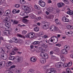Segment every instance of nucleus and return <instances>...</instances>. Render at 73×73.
Segmentation results:
<instances>
[{
    "label": "nucleus",
    "mask_w": 73,
    "mask_h": 73,
    "mask_svg": "<svg viewBox=\"0 0 73 73\" xmlns=\"http://www.w3.org/2000/svg\"><path fill=\"white\" fill-rule=\"evenodd\" d=\"M50 29L51 30V31H58V28L55 27L54 25H52L50 27Z\"/></svg>",
    "instance_id": "f257e3e1"
},
{
    "label": "nucleus",
    "mask_w": 73,
    "mask_h": 73,
    "mask_svg": "<svg viewBox=\"0 0 73 73\" xmlns=\"http://www.w3.org/2000/svg\"><path fill=\"white\" fill-rule=\"evenodd\" d=\"M55 38H56L57 39V42H55V43H56L57 42V41H58V38H57V36H53L48 41V43H49V41H51V42H53V40H55Z\"/></svg>",
    "instance_id": "f03ea898"
},
{
    "label": "nucleus",
    "mask_w": 73,
    "mask_h": 73,
    "mask_svg": "<svg viewBox=\"0 0 73 73\" xmlns=\"http://www.w3.org/2000/svg\"><path fill=\"white\" fill-rule=\"evenodd\" d=\"M63 63L62 62H59L56 64L55 66L57 68H61V67L63 66Z\"/></svg>",
    "instance_id": "7ed1b4c3"
},
{
    "label": "nucleus",
    "mask_w": 73,
    "mask_h": 73,
    "mask_svg": "<svg viewBox=\"0 0 73 73\" xmlns=\"http://www.w3.org/2000/svg\"><path fill=\"white\" fill-rule=\"evenodd\" d=\"M53 69V68L48 69L47 72H48V73H57L56 71Z\"/></svg>",
    "instance_id": "20e7f679"
},
{
    "label": "nucleus",
    "mask_w": 73,
    "mask_h": 73,
    "mask_svg": "<svg viewBox=\"0 0 73 73\" xmlns=\"http://www.w3.org/2000/svg\"><path fill=\"white\" fill-rule=\"evenodd\" d=\"M39 4L42 7H44L45 6V3L42 1H39Z\"/></svg>",
    "instance_id": "39448f33"
},
{
    "label": "nucleus",
    "mask_w": 73,
    "mask_h": 73,
    "mask_svg": "<svg viewBox=\"0 0 73 73\" xmlns=\"http://www.w3.org/2000/svg\"><path fill=\"white\" fill-rule=\"evenodd\" d=\"M29 38H32L35 36V34L34 33L31 32L29 34Z\"/></svg>",
    "instance_id": "423d86ee"
},
{
    "label": "nucleus",
    "mask_w": 73,
    "mask_h": 73,
    "mask_svg": "<svg viewBox=\"0 0 73 73\" xmlns=\"http://www.w3.org/2000/svg\"><path fill=\"white\" fill-rule=\"evenodd\" d=\"M4 35L6 36H9L10 35V31L5 30L3 31V32Z\"/></svg>",
    "instance_id": "0eeeda50"
},
{
    "label": "nucleus",
    "mask_w": 73,
    "mask_h": 73,
    "mask_svg": "<svg viewBox=\"0 0 73 73\" xmlns=\"http://www.w3.org/2000/svg\"><path fill=\"white\" fill-rule=\"evenodd\" d=\"M57 5L58 8H61L65 5V4L62 2L59 3H58Z\"/></svg>",
    "instance_id": "6e6552de"
},
{
    "label": "nucleus",
    "mask_w": 73,
    "mask_h": 73,
    "mask_svg": "<svg viewBox=\"0 0 73 73\" xmlns=\"http://www.w3.org/2000/svg\"><path fill=\"white\" fill-rule=\"evenodd\" d=\"M3 60H5L7 59V55H5L4 54H2L1 56Z\"/></svg>",
    "instance_id": "1a4fd4ad"
},
{
    "label": "nucleus",
    "mask_w": 73,
    "mask_h": 73,
    "mask_svg": "<svg viewBox=\"0 0 73 73\" xmlns=\"http://www.w3.org/2000/svg\"><path fill=\"white\" fill-rule=\"evenodd\" d=\"M16 58H17L18 62H21L23 60V58L22 57H19L17 56L16 57Z\"/></svg>",
    "instance_id": "9d476101"
},
{
    "label": "nucleus",
    "mask_w": 73,
    "mask_h": 73,
    "mask_svg": "<svg viewBox=\"0 0 73 73\" xmlns=\"http://www.w3.org/2000/svg\"><path fill=\"white\" fill-rule=\"evenodd\" d=\"M50 23L49 22H46L45 23V25L43 26V28L44 27H46V29H48V28H49V26L50 25Z\"/></svg>",
    "instance_id": "9b49d317"
},
{
    "label": "nucleus",
    "mask_w": 73,
    "mask_h": 73,
    "mask_svg": "<svg viewBox=\"0 0 73 73\" xmlns=\"http://www.w3.org/2000/svg\"><path fill=\"white\" fill-rule=\"evenodd\" d=\"M40 61L41 63L44 64L46 62V60L43 58H41L40 60Z\"/></svg>",
    "instance_id": "f8f14e48"
},
{
    "label": "nucleus",
    "mask_w": 73,
    "mask_h": 73,
    "mask_svg": "<svg viewBox=\"0 0 73 73\" xmlns=\"http://www.w3.org/2000/svg\"><path fill=\"white\" fill-rule=\"evenodd\" d=\"M29 16L32 19H36V16L33 14H31L29 15Z\"/></svg>",
    "instance_id": "ddd939ff"
},
{
    "label": "nucleus",
    "mask_w": 73,
    "mask_h": 73,
    "mask_svg": "<svg viewBox=\"0 0 73 73\" xmlns=\"http://www.w3.org/2000/svg\"><path fill=\"white\" fill-rule=\"evenodd\" d=\"M64 49L66 51H68L70 49V46H69L66 45L64 46Z\"/></svg>",
    "instance_id": "4468645a"
},
{
    "label": "nucleus",
    "mask_w": 73,
    "mask_h": 73,
    "mask_svg": "<svg viewBox=\"0 0 73 73\" xmlns=\"http://www.w3.org/2000/svg\"><path fill=\"white\" fill-rule=\"evenodd\" d=\"M61 53L62 54H66L68 53V51L64 50H62L61 51Z\"/></svg>",
    "instance_id": "2eb2a0df"
},
{
    "label": "nucleus",
    "mask_w": 73,
    "mask_h": 73,
    "mask_svg": "<svg viewBox=\"0 0 73 73\" xmlns=\"http://www.w3.org/2000/svg\"><path fill=\"white\" fill-rule=\"evenodd\" d=\"M13 42L15 43H17L19 42V40L18 39L15 38H13Z\"/></svg>",
    "instance_id": "dca6fc26"
},
{
    "label": "nucleus",
    "mask_w": 73,
    "mask_h": 73,
    "mask_svg": "<svg viewBox=\"0 0 73 73\" xmlns=\"http://www.w3.org/2000/svg\"><path fill=\"white\" fill-rule=\"evenodd\" d=\"M5 65V62L4 61H2L0 62V66H4Z\"/></svg>",
    "instance_id": "f3484780"
},
{
    "label": "nucleus",
    "mask_w": 73,
    "mask_h": 73,
    "mask_svg": "<svg viewBox=\"0 0 73 73\" xmlns=\"http://www.w3.org/2000/svg\"><path fill=\"white\" fill-rule=\"evenodd\" d=\"M10 21V18L6 17L3 21L4 23H6V22H9Z\"/></svg>",
    "instance_id": "a211bd4d"
},
{
    "label": "nucleus",
    "mask_w": 73,
    "mask_h": 73,
    "mask_svg": "<svg viewBox=\"0 0 73 73\" xmlns=\"http://www.w3.org/2000/svg\"><path fill=\"white\" fill-rule=\"evenodd\" d=\"M41 45L42 48H43L44 49H46V48H48V46L44 44V43H42L41 44Z\"/></svg>",
    "instance_id": "6ab92c4d"
},
{
    "label": "nucleus",
    "mask_w": 73,
    "mask_h": 73,
    "mask_svg": "<svg viewBox=\"0 0 73 73\" xmlns=\"http://www.w3.org/2000/svg\"><path fill=\"white\" fill-rule=\"evenodd\" d=\"M4 13V10L3 8H1L0 9V16L3 15V13Z\"/></svg>",
    "instance_id": "aec40b11"
},
{
    "label": "nucleus",
    "mask_w": 73,
    "mask_h": 73,
    "mask_svg": "<svg viewBox=\"0 0 73 73\" xmlns=\"http://www.w3.org/2000/svg\"><path fill=\"white\" fill-rule=\"evenodd\" d=\"M22 8H24V10L25 11H28V10L29 9V7L27 6H23Z\"/></svg>",
    "instance_id": "412c9836"
},
{
    "label": "nucleus",
    "mask_w": 73,
    "mask_h": 73,
    "mask_svg": "<svg viewBox=\"0 0 73 73\" xmlns=\"http://www.w3.org/2000/svg\"><path fill=\"white\" fill-rule=\"evenodd\" d=\"M30 60L32 62H35V61H36V58L34 57H32L31 58Z\"/></svg>",
    "instance_id": "4be33fe9"
},
{
    "label": "nucleus",
    "mask_w": 73,
    "mask_h": 73,
    "mask_svg": "<svg viewBox=\"0 0 73 73\" xmlns=\"http://www.w3.org/2000/svg\"><path fill=\"white\" fill-rule=\"evenodd\" d=\"M67 13L69 14V15H73V11L72 10L68 11L67 12Z\"/></svg>",
    "instance_id": "5701e85b"
},
{
    "label": "nucleus",
    "mask_w": 73,
    "mask_h": 73,
    "mask_svg": "<svg viewBox=\"0 0 73 73\" xmlns=\"http://www.w3.org/2000/svg\"><path fill=\"white\" fill-rule=\"evenodd\" d=\"M34 7L35 9H36V10H38V11H39L41 8L40 7L37 6V5H35Z\"/></svg>",
    "instance_id": "b1692460"
},
{
    "label": "nucleus",
    "mask_w": 73,
    "mask_h": 73,
    "mask_svg": "<svg viewBox=\"0 0 73 73\" xmlns=\"http://www.w3.org/2000/svg\"><path fill=\"white\" fill-rule=\"evenodd\" d=\"M35 72V71L33 69H30L29 71H28V73H34Z\"/></svg>",
    "instance_id": "393cba45"
},
{
    "label": "nucleus",
    "mask_w": 73,
    "mask_h": 73,
    "mask_svg": "<svg viewBox=\"0 0 73 73\" xmlns=\"http://www.w3.org/2000/svg\"><path fill=\"white\" fill-rule=\"evenodd\" d=\"M60 56L61 58V60L62 61H65V58L64 57L63 55H61Z\"/></svg>",
    "instance_id": "a878e982"
},
{
    "label": "nucleus",
    "mask_w": 73,
    "mask_h": 73,
    "mask_svg": "<svg viewBox=\"0 0 73 73\" xmlns=\"http://www.w3.org/2000/svg\"><path fill=\"white\" fill-rule=\"evenodd\" d=\"M47 11L49 12H53V7H50L47 9Z\"/></svg>",
    "instance_id": "bb28decb"
},
{
    "label": "nucleus",
    "mask_w": 73,
    "mask_h": 73,
    "mask_svg": "<svg viewBox=\"0 0 73 73\" xmlns=\"http://www.w3.org/2000/svg\"><path fill=\"white\" fill-rule=\"evenodd\" d=\"M67 28L68 29H73V26L70 25H68L67 26Z\"/></svg>",
    "instance_id": "cd10ccee"
},
{
    "label": "nucleus",
    "mask_w": 73,
    "mask_h": 73,
    "mask_svg": "<svg viewBox=\"0 0 73 73\" xmlns=\"http://www.w3.org/2000/svg\"><path fill=\"white\" fill-rule=\"evenodd\" d=\"M40 19H41V17H39L35 19L34 20V22H37V21L40 20Z\"/></svg>",
    "instance_id": "c85d7f7f"
},
{
    "label": "nucleus",
    "mask_w": 73,
    "mask_h": 73,
    "mask_svg": "<svg viewBox=\"0 0 73 73\" xmlns=\"http://www.w3.org/2000/svg\"><path fill=\"white\" fill-rule=\"evenodd\" d=\"M54 50L56 52H58L59 51V48L56 47H54Z\"/></svg>",
    "instance_id": "c756f323"
},
{
    "label": "nucleus",
    "mask_w": 73,
    "mask_h": 73,
    "mask_svg": "<svg viewBox=\"0 0 73 73\" xmlns=\"http://www.w3.org/2000/svg\"><path fill=\"white\" fill-rule=\"evenodd\" d=\"M12 64V62L11 61L8 62L7 63V66H10Z\"/></svg>",
    "instance_id": "7c9ffc66"
},
{
    "label": "nucleus",
    "mask_w": 73,
    "mask_h": 73,
    "mask_svg": "<svg viewBox=\"0 0 73 73\" xmlns=\"http://www.w3.org/2000/svg\"><path fill=\"white\" fill-rule=\"evenodd\" d=\"M5 47L7 49L10 50V49L11 48V46L8 45H6Z\"/></svg>",
    "instance_id": "2f4dec72"
},
{
    "label": "nucleus",
    "mask_w": 73,
    "mask_h": 73,
    "mask_svg": "<svg viewBox=\"0 0 73 73\" xmlns=\"http://www.w3.org/2000/svg\"><path fill=\"white\" fill-rule=\"evenodd\" d=\"M46 53H44V52H42L41 53H40V54L41 57H44Z\"/></svg>",
    "instance_id": "473e14b6"
},
{
    "label": "nucleus",
    "mask_w": 73,
    "mask_h": 73,
    "mask_svg": "<svg viewBox=\"0 0 73 73\" xmlns=\"http://www.w3.org/2000/svg\"><path fill=\"white\" fill-rule=\"evenodd\" d=\"M21 72H22V70L21 68L17 69L16 71L17 73H21Z\"/></svg>",
    "instance_id": "72a5a7b5"
},
{
    "label": "nucleus",
    "mask_w": 73,
    "mask_h": 73,
    "mask_svg": "<svg viewBox=\"0 0 73 73\" xmlns=\"http://www.w3.org/2000/svg\"><path fill=\"white\" fill-rule=\"evenodd\" d=\"M15 57L13 56H11L9 57V59L10 60H13Z\"/></svg>",
    "instance_id": "f704fd0d"
},
{
    "label": "nucleus",
    "mask_w": 73,
    "mask_h": 73,
    "mask_svg": "<svg viewBox=\"0 0 73 73\" xmlns=\"http://www.w3.org/2000/svg\"><path fill=\"white\" fill-rule=\"evenodd\" d=\"M20 1L21 4H25V1L24 0H20Z\"/></svg>",
    "instance_id": "c9c22d12"
},
{
    "label": "nucleus",
    "mask_w": 73,
    "mask_h": 73,
    "mask_svg": "<svg viewBox=\"0 0 73 73\" xmlns=\"http://www.w3.org/2000/svg\"><path fill=\"white\" fill-rule=\"evenodd\" d=\"M40 44V42L38 41H35L33 42L34 45H37V44Z\"/></svg>",
    "instance_id": "e433bc0d"
},
{
    "label": "nucleus",
    "mask_w": 73,
    "mask_h": 73,
    "mask_svg": "<svg viewBox=\"0 0 73 73\" xmlns=\"http://www.w3.org/2000/svg\"><path fill=\"white\" fill-rule=\"evenodd\" d=\"M34 30L35 32H38L39 31V28L38 27H36L34 29Z\"/></svg>",
    "instance_id": "4c0bfd02"
},
{
    "label": "nucleus",
    "mask_w": 73,
    "mask_h": 73,
    "mask_svg": "<svg viewBox=\"0 0 73 73\" xmlns=\"http://www.w3.org/2000/svg\"><path fill=\"white\" fill-rule=\"evenodd\" d=\"M19 23V21H17L16 20H15L13 22V24H16L17 25Z\"/></svg>",
    "instance_id": "58836bf2"
},
{
    "label": "nucleus",
    "mask_w": 73,
    "mask_h": 73,
    "mask_svg": "<svg viewBox=\"0 0 73 73\" xmlns=\"http://www.w3.org/2000/svg\"><path fill=\"white\" fill-rule=\"evenodd\" d=\"M16 53L15 51H14L13 50H12V52L10 53V55L11 56V55H13L15 54Z\"/></svg>",
    "instance_id": "ea45409f"
},
{
    "label": "nucleus",
    "mask_w": 73,
    "mask_h": 73,
    "mask_svg": "<svg viewBox=\"0 0 73 73\" xmlns=\"http://www.w3.org/2000/svg\"><path fill=\"white\" fill-rule=\"evenodd\" d=\"M23 22L24 23H26L28 21V20L26 19H24L22 20Z\"/></svg>",
    "instance_id": "a19ab883"
},
{
    "label": "nucleus",
    "mask_w": 73,
    "mask_h": 73,
    "mask_svg": "<svg viewBox=\"0 0 73 73\" xmlns=\"http://www.w3.org/2000/svg\"><path fill=\"white\" fill-rule=\"evenodd\" d=\"M44 57L45 59H47L48 58V55L47 53H46L45 55H44Z\"/></svg>",
    "instance_id": "79ce46f5"
},
{
    "label": "nucleus",
    "mask_w": 73,
    "mask_h": 73,
    "mask_svg": "<svg viewBox=\"0 0 73 73\" xmlns=\"http://www.w3.org/2000/svg\"><path fill=\"white\" fill-rule=\"evenodd\" d=\"M5 1V0H1L0 1V5L1 4H3L4 3V1Z\"/></svg>",
    "instance_id": "37998d69"
},
{
    "label": "nucleus",
    "mask_w": 73,
    "mask_h": 73,
    "mask_svg": "<svg viewBox=\"0 0 73 73\" xmlns=\"http://www.w3.org/2000/svg\"><path fill=\"white\" fill-rule=\"evenodd\" d=\"M68 64V66H70L72 65V62H69L68 64Z\"/></svg>",
    "instance_id": "c03bdc74"
},
{
    "label": "nucleus",
    "mask_w": 73,
    "mask_h": 73,
    "mask_svg": "<svg viewBox=\"0 0 73 73\" xmlns=\"http://www.w3.org/2000/svg\"><path fill=\"white\" fill-rule=\"evenodd\" d=\"M63 66H64V68H65L66 67H67V66H68V64L65 63L64 64H63Z\"/></svg>",
    "instance_id": "a18cd8bd"
},
{
    "label": "nucleus",
    "mask_w": 73,
    "mask_h": 73,
    "mask_svg": "<svg viewBox=\"0 0 73 73\" xmlns=\"http://www.w3.org/2000/svg\"><path fill=\"white\" fill-rule=\"evenodd\" d=\"M63 1H64V3H65V4H68V0H62Z\"/></svg>",
    "instance_id": "49530a36"
},
{
    "label": "nucleus",
    "mask_w": 73,
    "mask_h": 73,
    "mask_svg": "<svg viewBox=\"0 0 73 73\" xmlns=\"http://www.w3.org/2000/svg\"><path fill=\"white\" fill-rule=\"evenodd\" d=\"M66 17H63V18H62V21H63L64 22H65V20H66Z\"/></svg>",
    "instance_id": "de8ad7c7"
},
{
    "label": "nucleus",
    "mask_w": 73,
    "mask_h": 73,
    "mask_svg": "<svg viewBox=\"0 0 73 73\" xmlns=\"http://www.w3.org/2000/svg\"><path fill=\"white\" fill-rule=\"evenodd\" d=\"M20 15L21 16H24L25 15V13H24L23 12H21L20 13Z\"/></svg>",
    "instance_id": "09e8293b"
},
{
    "label": "nucleus",
    "mask_w": 73,
    "mask_h": 73,
    "mask_svg": "<svg viewBox=\"0 0 73 73\" xmlns=\"http://www.w3.org/2000/svg\"><path fill=\"white\" fill-rule=\"evenodd\" d=\"M27 32L26 31H23L22 32V34H23V35H25V34L27 33Z\"/></svg>",
    "instance_id": "8fccbe9b"
},
{
    "label": "nucleus",
    "mask_w": 73,
    "mask_h": 73,
    "mask_svg": "<svg viewBox=\"0 0 73 73\" xmlns=\"http://www.w3.org/2000/svg\"><path fill=\"white\" fill-rule=\"evenodd\" d=\"M6 25H11V22H6Z\"/></svg>",
    "instance_id": "3c124183"
},
{
    "label": "nucleus",
    "mask_w": 73,
    "mask_h": 73,
    "mask_svg": "<svg viewBox=\"0 0 73 73\" xmlns=\"http://www.w3.org/2000/svg\"><path fill=\"white\" fill-rule=\"evenodd\" d=\"M56 46H58V47H60L61 46V44L59 43H58L57 44H56Z\"/></svg>",
    "instance_id": "603ef678"
},
{
    "label": "nucleus",
    "mask_w": 73,
    "mask_h": 73,
    "mask_svg": "<svg viewBox=\"0 0 73 73\" xmlns=\"http://www.w3.org/2000/svg\"><path fill=\"white\" fill-rule=\"evenodd\" d=\"M13 60H14L15 62H18V61H17V58H15Z\"/></svg>",
    "instance_id": "864d4df0"
},
{
    "label": "nucleus",
    "mask_w": 73,
    "mask_h": 73,
    "mask_svg": "<svg viewBox=\"0 0 73 73\" xmlns=\"http://www.w3.org/2000/svg\"><path fill=\"white\" fill-rule=\"evenodd\" d=\"M18 27H25V25H21L20 24H19L18 25Z\"/></svg>",
    "instance_id": "5fc2aeb1"
},
{
    "label": "nucleus",
    "mask_w": 73,
    "mask_h": 73,
    "mask_svg": "<svg viewBox=\"0 0 73 73\" xmlns=\"http://www.w3.org/2000/svg\"><path fill=\"white\" fill-rule=\"evenodd\" d=\"M17 35L18 36V37H20L22 38V37H23V35H21L20 34H18Z\"/></svg>",
    "instance_id": "6e6d98bb"
},
{
    "label": "nucleus",
    "mask_w": 73,
    "mask_h": 73,
    "mask_svg": "<svg viewBox=\"0 0 73 73\" xmlns=\"http://www.w3.org/2000/svg\"><path fill=\"white\" fill-rule=\"evenodd\" d=\"M12 12L14 14H15L16 13V9H14L13 11H12Z\"/></svg>",
    "instance_id": "4d7b16f0"
},
{
    "label": "nucleus",
    "mask_w": 73,
    "mask_h": 73,
    "mask_svg": "<svg viewBox=\"0 0 73 73\" xmlns=\"http://www.w3.org/2000/svg\"><path fill=\"white\" fill-rule=\"evenodd\" d=\"M0 50L1 51V52H0V53H5V50H4L2 48Z\"/></svg>",
    "instance_id": "13d9d810"
},
{
    "label": "nucleus",
    "mask_w": 73,
    "mask_h": 73,
    "mask_svg": "<svg viewBox=\"0 0 73 73\" xmlns=\"http://www.w3.org/2000/svg\"><path fill=\"white\" fill-rule=\"evenodd\" d=\"M10 52H11V50H8L6 52L7 53H9Z\"/></svg>",
    "instance_id": "bf43d9fd"
},
{
    "label": "nucleus",
    "mask_w": 73,
    "mask_h": 73,
    "mask_svg": "<svg viewBox=\"0 0 73 73\" xmlns=\"http://www.w3.org/2000/svg\"><path fill=\"white\" fill-rule=\"evenodd\" d=\"M43 37H44V38H49V36H48L47 35H44Z\"/></svg>",
    "instance_id": "052dcab7"
},
{
    "label": "nucleus",
    "mask_w": 73,
    "mask_h": 73,
    "mask_svg": "<svg viewBox=\"0 0 73 73\" xmlns=\"http://www.w3.org/2000/svg\"><path fill=\"white\" fill-rule=\"evenodd\" d=\"M15 67H16V66L15 65H13V66H11L10 68H15Z\"/></svg>",
    "instance_id": "680f3d73"
},
{
    "label": "nucleus",
    "mask_w": 73,
    "mask_h": 73,
    "mask_svg": "<svg viewBox=\"0 0 73 73\" xmlns=\"http://www.w3.org/2000/svg\"><path fill=\"white\" fill-rule=\"evenodd\" d=\"M25 36L26 38H29V34L26 35Z\"/></svg>",
    "instance_id": "e2e57ef3"
},
{
    "label": "nucleus",
    "mask_w": 73,
    "mask_h": 73,
    "mask_svg": "<svg viewBox=\"0 0 73 73\" xmlns=\"http://www.w3.org/2000/svg\"><path fill=\"white\" fill-rule=\"evenodd\" d=\"M11 13V11H9V12H6V14H7L6 15H5V16H6L7 15H8V14H9V13Z\"/></svg>",
    "instance_id": "0e129e2a"
},
{
    "label": "nucleus",
    "mask_w": 73,
    "mask_h": 73,
    "mask_svg": "<svg viewBox=\"0 0 73 73\" xmlns=\"http://www.w3.org/2000/svg\"><path fill=\"white\" fill-rule=\"evenodd\" d=\"M8 42H9V43H12L13 42V41L12 40L10 39V40H8Z\"/></svg>",
    "instance_id": "69168bd1"
},
{
    "label": "nucleus",
    "mask_w": 73,
    "mask_h": 73,
    "mask_svg": "<svg viewBox=\"0 0 73 73\" xmlns=\"http://www.w3.org/2000/svg\"><path fill=\"white\" fill-rule=\"evenodd\" d=\"M68 34H72L73 33V32L72 31H71L70 32H67Z\"/></svg>",
    "instance_id": "338daca9"
},
{
    "label": "nucleus",
    "mask_w": 73,
    "mask_h": 73,
    "mask_svg": "<svg viewBox=\"0 0 73 73\" xmlns=\"http://www.w3.org/2000/svg\"><path fill=\"white\" fill-rule=\"evenodd\" d=\"M15 7H16V8H19V7H20V6H19V4H16L15 5Z\"/></svg>",
    "instance_id": "774afa93"
}]
</instances>
